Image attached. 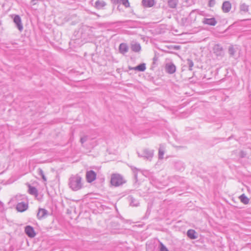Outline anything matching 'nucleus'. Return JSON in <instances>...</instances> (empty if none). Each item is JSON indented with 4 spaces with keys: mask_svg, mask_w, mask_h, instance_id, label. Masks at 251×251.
Segmentation results:
<instances>
[{
    "mask_svg": "<svg viewBox=\"0 0 251 251\" xmlns=\"http://www.w3.org/2000/svg\"><path fill=\"white\" fill-rule=\"evenodd\" d=\"M122 4L126 7H128L130 6L128 0H122Z\"/></svg>",
    "mask_w": 251,
    "mask_h": 251,
    "instance_id": "nucleus-28",
    "label": "nucleus"
},
{
    "mask_svg": "<svg viewBox=\"0 0 251 251\" xmlns=\"http://www.w3.org/2000/svg\"><path fill=\"white\" fill-rule=\"evenodd\" d=\"M196 232L194 230L189 229L187 232V235L191 239H195L197 236L195 235Z\"/></svg>",
    "mask_w": 251,
    "mask_h": 251,
    "instance_id": "nucleus-18",
    "label": "nucleus"
},
{
    "mask_svg": "<svg viewBox=\"0 0 251 251\" xmlns=\"http://www.w3.org/2000/svg\"><path fill=\"white\" fill-rule=\"evenodd\" d=\"M146 69V64L145 63H141L139 65L133 68L132 69L140 72H144Z\"/></svg>",
    "mask_w": 251,
    "mask_h": 251,
    "instance_id": "nucleus-16",
    "label": "nucleus"
},
{
    "mask_svg": "<svg viewBox=\"0 0 251 251\" xmlns=\"http://www.w3.org/2000/svg\"><path fill=\"white\" fill-rule=\"evenodd\" d=\"M240 200L241 201L245 203V204H247L249 202V199L244 195V194H242L240 197Z\"/></svg>",
    "mask_w": 251,
    "mask_h": 251,
    "instance_id": "nucleus-25",
    "label": "nucleus"
},
{
    "mask_svg": "<svg viewBox=\"0 0 251 251\" xmlns=\"http://www.w3.org/2000/svg\"><path fill=\"white\" fill-rule=\"evenodd\" d=\"M194 64L192 60H188V66L190 70H192V67L193 66Z\"/></svg>",
    "mask_w": 251,
    "mask_h": 251,
    "instance_id": "nucleus-32",
    "label": "nucleus"
},
{
    "mask_svg": "<svg viewBox=\"0 0 251 251\" xmlns=\"http://www.w3.org/2000/svg\"><path fill=\"white\" fill-rule=\"evenodd\" d=\"M154 0H143L142 4L146 7H151L154 5Z\"/></svg>",
    "mask_w": 251,
    "mask_h": 251,
    "instance_id": "nucleus-14",
    "label": "nucleus"
},
{
    "mask_svg": "<svg viewBox=\"0 0 251 251\" xmlns=\"http://www.w3.org/2000/svg\"><path fill=\"white\" fill-rule=\"evenodd\" d=\"M38 174L42 177L44 175L43 171L40 169L39 168L37 170Z\"/></svg>",
    "mask_w": 251,
    "mask_h": 251,
    "instance_id": "nucleus-31",
    "label": "nucleus"
},
{
    "mask_svg": "<svg viewBox=\"0 0 251 251\" xmlns=\"http://www.w3.org/2000/svg\"><path fill=\"white\" fill-rule=\"evenodd\" d=\"M106 5L105 2L102 0H97L95 2V7L98 9H100Z\"/></svg>",
    "mask_w": 251,
    "mask_h": 251,
    "instance_id": "nucleus-19",
    "label": "nucleus"
},
{
    "mask_svg": "<svg viewBox=\"0 0 251 251\" xmlns=\"http://www.w3.org/2000/svg\"><path fill=\"white\" fill-rule=\"evenodd\" d=\"M28 192L30 194L32 195L37 196L38 195V191L37 189L30 185L29 186Z\"/></svg>",
    "mask_w": 251,
    "mask_h": 251,
    "instance_id": "nucleus-20",
    "label": "nucleus"
},
{
    "mask_svg": "<svg viewBox=\"0 0 251 251\" xmlns=\"http://www.w3.org/2000/svg\"><path fill=\"white\" fill-rule=\"evenodd\" d=\"M215 4V0H209V5L210 7H212Z\"/></svg>",
    "mask_w": 251,
    "mask_h": 251,
    "instance_id": "nucleus-33",
    "label": "nucleus"
},
{
    "mask_svg": "<svg viewBox=\"0 0 251 251\" xmlns=\"http://www.w3.org/2000/svg\"><path fill=\"white\" fill-rule=\"evenodd\" d=\"M25 231L26 234L30 238H33L36 235L34 230L31 226H26L25 227Z\"/></svg>",
    "mask_w": 251,
    "mask_h": 251,
    "instance_id": "nucleus-8",
    "label": "nucleus"
},
{
    "mask_svg": "<svg viewBox=\"0 0 251 251\" xmlns=\"http://www.w3.org/2000/svg\"><path fill=\"white\" fill-rule=\"evenodd\" d=\"M89 139V136L88 135H83L80 138V142L83 146V144L86 142Z\"/></svg>",
    "mask_w": 251,
    "mask_h": 251,
    "instance_id": "nucleus-26",
    "label": "nucleus"
},
{
    "mask_svg": "<svg viewBox=\"0 0 251 251\" xmlns=\"http://www.w3.org/2000/svg\"><path fill=\"white\" fill-rule=\"evenodd\" d=\"M42 178H43V179L44 180V181H47V178L45 176H44Z\"/></svg>",
    "mask_w": 251,
    "mask_h": 251,
    "instance_id": "nucleus-34",
    "label": "nucleus"
},
{
    "mask_svg": "<svg viewBox=\"0 0 251 251\" xmlns=\"http://www.w3.org/2000/svg\"><path fill=\"white\" fill-rule=\"evenodd\" d=\"M131 49L134 52H139L141 49L140 45L137 43H133L131 45Z\"/></svg>",
    "mask_w": 251,
    "mask_h": 251,
    "instance_id": "nucleus-15",
    "label": "nucleus"
},
{
    "mask_svg": "<svg viewBox=\"0 0 251 251\" xmlns=\"http://www.w3.org/2000/svg\"><path fill=\"white\" fill-rule=\"evenodd\" d=\"M159 251H169L167 249V248L162 243H160Z\"/></svg>",
    "mask_w": 251,
    "mask_h": 251,
    "instance_id": "nucleus-27",
    "label": "nucleus"
},
{
    "mask_svg": "<svg viewBox=\"0 0 251 251\" xmlns=\"http://www.w3.org/2000/svg\"><path fill=\"white\" fill-rule=\"evenodd\" d=\"M14 22L16 25L17 27L20 31L23 29V26L22 23V21L19 15H15L14 19Z\"/></svg>",
    "mask_w": 251,
    "mask_h": 251,
    "instance_id": "nucleus-9",
    "label": "nucleus"
},
{
    "mask_svg": "<svg viewBox=\"0 0 251 251\" xmlns=\"http://www.w3.org/2000/svg\"><path fill=\"white\" fill-rule=\"evenodd\" d=\"M202 23L204 24L214 26L217 24V21L214 18H203Z\"/></svg>",
    "mask_w": 251,
    "mask_h": 251,
    "instance_id": "nucleus-11",
    "label": "nucleus"
},
{
    "mask_svg": "<svg viewBox=\"0 0 251 251\" xmlns=\"http://www.w3.org/2000/svg\"><path fill=\"white\" fill-rule=\"evenodd\" d=\"M168 5L169 6L172 8H176L177 3V0H168Z\"/></svg>",
    "mask_w": 251,
    "mask_h": 251,
    "instance_id": "nucleus-21",
    "label": "nucleus"
},
{
    "mask_svg": "<svg viewBox=\"0 0 251 251\" xmlns=\"http://www.w3.org/2000/svg\"><path fill=\"white\" fill-rule=\"evenodd\" d=\"M48 215V211L44 209L40 208L37 214V218L38 220H42L45 218Z\"/></svg>",
    "mask_w": 251,
    "mask_h": 251,
    "instance_id": "nucleus-7",
    "label": "nucleus"
},
{
    "mask_svg": "<svg viewBox=\"0 0 251 251\" xmlns=\"http://www.w3.org/2000/svg\"><path fill=\"white\" fill-rule=\"evenodd\" d=\"M165 147L164 145L161 144L160 145L158 151V156L159 159L163 158V156L165 152Z\"/></svg>",
    "mask_w": 251,
    "mask_h": 251,
    "instance_id": "nucleus-17",
    "label": "nucleus"
},
{
    "mask_svg": "<svg viewBox=\"0 0 251 251\" xmlns=\"http://www.w3.org/2000/svg\"><path fill=\"white\" fill-rule=\"evenodd\" d=\"M240 9L241 11L247 12L249 10V6L245 3H243L240 4Z\"/></svg>",
    "mask_w": 251,
    "mask_h": 251,
    "instance_id": "nucleus-22",
    "label": "nucleus"
},
{
    "mask_svg": "<svg viewBox=\"0 0 251 251\" xmlns=\"http://www.w3.org/2000/svg\"><path fill=\"white\" fill-rule=\"evenodd\" d=\"M130 204L132 206H137L138 205V202L136 200H135L132 197L130 196L129 197Z\"/></svg>",
    "mask_w": 251,
    "mask_h": 251,
    "instance_id": "nucleus-23",
    "label": "nucleus"
},
{
    "mask_svg": "<svg viewBox=\"0 0 251 251\" xmlns=\"http://www.w3.org/2000/svg\"><path fill=\"white\" fill-rule=\"evenodd\" d=\"M228 52L231 55L233 56L235 54V50L234 48L233 47H230L228 49Z\"/></svg>",
    "mask_w": 251,
    "mask_h": 251,
    "instance_id": "nucleus-29",
    "label": "nucleus"
},
{
    "mask_svg": "<svg viewBox=\"0 0 251 251\" xmlns=\"http://www.w3.org/2000/svg\"><path fill=\"white\" fill-rule=\"evenodd\" d=\"M166 71L170 74H174L176 71V66L172 63H168L166 65Z\"/></svg>",
    "mask_w": 251,
    "mask_h": 251,
    "instance_id": "nucleus-10",
    "label": "nucleus"
},
{
    "mask_svg": "<svg viewBox=\"0 0 251 251\" xmlns=\"http://www.w3.org/2000/svg\"><path fill=\"white\" fill-rule=\"evenodd\" d=\"M38 174L42 177L44 175L43 171L40 169L39 168L37 170Z\"/></svg>",
    "mask_w": 251,
    "mask_h": 251,
    "instance_id": "nucleus-30",
    "label": "nucleus"
},
{
    "mask_svg": "<svg viewBox=\"0 0 251 251\" xmlns=\"http://www.w3.org/2000/svg\"><path fill=\"white\" fill-rule=\"evenodd\" d=\"M175 167L178 170L181 171L182 169L184 168V166L183 163L181 162H177L175 164Z\"/></svg>",
    "mask_w": 251,
    "mask_h": 251,
    "instance_id": "nucleus-24",
    "label": "nucleus"
},
{
    "mask_svg": "<svg viewBox=\"0 0 251 251\" xmlns=\"http://www.w3.org/2000/svg\"><path fill=\"white\" fill-rule=\"evenodd\" d=\"M138 154L139 157H144L145 159L151 160L153 156V152L152 150L145 149L143 151L142 154L140 155L139 153Z\"/></svg>",
    "mask_w": 251,
    "mask_h": 251,
    "instance_id": "nucleus-4",
    "label": "nucleus"
},
{
    "mask_svg": "<svg viewBox=\"0 0 251 251\" xmlns=\"http://www.w3.org/2000/svg\"><path fill=\"white\" fill-rule=\"evenodd\" d=\"M28 208V203L26 201H21L17 204L16 209L19 212H24Z\"/></svg>",
    "mask_w": 251,
    "mask_h": 251,
    "instance_id": "nucleus-5",
    "label": "nucleus"
},
{
    "mask_svg": "<svg viewBox=\"0 0 251 251\" xmlns=\"http://www.w3.org/2000/svg\"><path fill=\"white\" fill-rule=\"evenodd\" d=\"M87 181L91 183L94 181L96 178V174L92 170L87 171L86 174Z\"/></svg>",
    "mask_w": 251,
    "mask_h": 251,
    "instance_id": "nucleus-6",
    "label": "nucleus"
},
{
    "mask_svg": "<svg viewBox=\"0 0 251 251\" xmlns=\"http://www.w3.org/2000/svg\"><path fill=\"white\" fill-rule=\"evenodd\" d=\"M25 201H26V198L25 195H17L10 200V202L14 204H17L19 202Z\"/></svg>",
    "mask_w": 251,
    "mask_h": 251,
    "instance_id": "nucleus-3",
    "label": "nucleus"
},
{
    "mask_svg": "<svg viewBox=\"0 0 251 251\" xmlns=\"http://www.w3.org/2000/svg\"><path fill=\"white\" fill-rule=\"evenodd\" d=\"M231 6L229 1H226L223 2L222 5V10L225 13L228 12L230 11Z\"/></svg>",
    "mask_w": 251,
    "mask_h": 251,
    "instance_id": "nucleus-12",
    "label": "nucleus"
},
{
    "mask_svg": "<svg viewBox=\"0 0 251 251\" xmlns=\"http://www.w3.org/2000/svg\"><path fill=\"white\" fill-rule=\"evenodd\" d=\"M69 187L74 191H76L82 188L83 184L82 178L79 176L72 175L69 179Z\"/></svg>",
    "mask_w": 251,
    "mask_h": 251,
    "instance_id": "nucleus-1",
    "label": "nucleus"
},
{
    "mask_svg": "<svg viewBox=\"0 0 251 251\" xmlns=\"http://www.w3.org/2000/svg\"><path fill=\"white\" fill-rule=\"evenodd\" d=\"M110 182L113 186L116 187L122 185L125 183L123 177L119 174H113L111 176Z\"/></svg>",
    "mask_w": 251,
    "mask_h": 251,
    "instance_id": "nucleus-2",
    "label": "nucleus"
},
{
    "mask_svg": "<svg viewBox=\"0 0 251 251\" xmlns=\"http://www.w3.org/2000/svg\"><path fill=\"white\" fill-rule=\"evenodd\" d=\"M128 46L125 43H122L119 46V51L122 54H125L128 51Z\"/></svg>",
    "mask_w": 251,
    "mask_h": 251,
    "instance_id": "nucleus-13",
    "label": "nucleus"
}]
</instances>
